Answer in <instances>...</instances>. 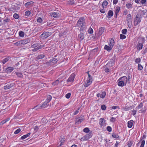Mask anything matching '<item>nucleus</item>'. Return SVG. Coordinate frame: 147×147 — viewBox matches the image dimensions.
<instances>
[{"label": "nucleus", "mask_w": 147, "mask_h": 147, "mask_svg": "<svg viewBox=\"0 0 147 147\" xmlns=\"http://www.w3.org/2000/svg\"><path fill=\"white\" fill-rule=\"evenodd\" d=\"M118 85L121 87L125 86L127 82V79L126 77L124 76L121 77L118 80Z\"/></svg>", "instance_id": "nucleus-1"}, {"label": "nucleus", "mask_w": 147, "mask_h": 147, "mask_svg": "<svg viewBox=\"0 0 147 147\" xmlns=\"http://www.w3.org/2000/svg\"><path fill=\"white\" fill-rule=\"evenodd\" d=\"M84 18V17L80 18L78 21L77 23V26L80 28V29L83 30V27L85 24Z\"/></svg>", "instance_id": "nucleus-2"}, {"label": "nucleus", "mask_w": 147, "mask_h": 147, "mask_svg": "<svg viewBox=\"0 0 147 147\" xmlns=\"http://www.w3.org/2000/svg\"><path fill=\"white\" fill-rule=\"evenodd\" d=\"M92 81V77L88 75V77L87 78L86 80L84 83V86L86 87L90 85Z\"/></svg>", "instance_id": "nucleus-3"}, {"label": "nucleus", "mask_w": 147, "mask_h": 147, "mask_svg": "<svg viewBox=\"0 0 147 147\" xmlns=\"http://www.w3.org/2000/svg\"><path fill=\"white\" fill-rule=\"evenodd\" d=\"M141 16L139 14H137L134 21V25L136 26L141 21Z\"/></svg>", "instance_id": "nucleus-4"}, {"label": "nucleus", "mask_w": 147, "mask_h": 147, "mask_svg": "<svg viewBox=\"0 0 147 147\" xmlns=\"http://www.w3.org/2000/svg\"><path fill=\"white\" fill-rule=\"evenodd\" d=\"M127 22L128 26L129 28H131L132 26L131 16L130 14L127 15L126 16Z\"/></svg>", "instance_id": "nucleus-5"}, {"label": "nucleus", "mask_w": 147, "mask_h": 147, "mask_svg": "<svg viewBox=\"0 0 147 147\" xmlns=\"http://www.w3.org/2000/svg\"><path fill=\"white\" fill-rule=\"evenodd\" d=\"M51 32H44L40 36V37L43 39H45L51 35Z\"/></svg>", "instance_id": "nucleus-6"}, {"label": "nucleus", "mask_w": 147, "mask_h": 147, "mask_svg": "<svg viewBox=\"0 0 147 147\" xmlns=\"http://www.w3.org/2000/svg\"><path fill=\"white\" fill-rule=\"evenodd\" d=\"M92 136V132H90L86 134L85 136L82 138L81 139V140L82 141L87 140L91 137Z\"/></svg>", "instance_id": "nucleus-7"}, {"label": "nucleus", "mask_w": 147, "mask_h": 147, "mask_svg": "<svg viewBox=\"0 0 147 147\" xmlns=\"http://www.w3.org/2000/svg\"><path fill=\"white\" fill-rule=\"evenodd\" d=\"M76 75L74 73H73L68 78L66 82H67L72 83L74 80V78Z\"/></svg>", "instance_id": "nucleus-8"}, {"label": "nucleus", "mask_w": 147, "mask_h": 147, "mask_svg": "<svg viewBox=\"0 0 147 147\" xmlns=\"http://www.w3.org/2000/svg\"><path fill=\"white\" fill-rule=\"evenodd\" d=\"M99 124L101 127H104L106 125V120L103 118H101L99 120Z\"/></svg>", "instance_id": "nucleus-9"}, {"label": "nucleus", "mask_w": 147, "mask_h": 147, "mask_svg": "<svg viewBox=\"0 0 147 147\" xmlns=\"http://www.w3.org/2000/svg\"><path fill=\"white\" fill-rule=\"evenodd\" d=\"M83 120L84 119L83 117H80L76 119L75 120V122L76 123L78 124L82 122Z\"/></svg>", "instance_id": "nucleus-10"}, {"label": "nucleus", "mask_w": 147, "mask_h": 147, "mask_svg": "<svg viewBox=\"0 0 147 147\" xmlns=\"http://www.w3.org/2000/svg\"><path fill=\"white\" fill-rule=\"evenodd\" d=\"M105 30V28L103 27H102L99 29L98 33H97V35L98 36H100L104 32Z\"/></svg>", "instance_id": "nucleus-11"}, {"label": "nucleus", "mask_w": 147, "mask_h": 147, "mask_svg": "<svg viewBox=\"0 0 147 147\" xmlns=\"http://www.w3.org/2000/svg\"><path fill=\"white\" fill-rule=\"evenodd\" d=\"M14 85L13 83L9 84L4 87V88L5 90H7L11 88Z\"/></svg>", "instance_id": "nucleus-12"}, {"label": "nucleus", "mask_w": 147, "mask_h": 147, "mask_svg": "<svg viewBox=\"0 0 147 147\" xmlns=\"http://www.w3.org/2000/svg\"><path fill=\"white\" fill-rule=\"evenodd\" d=\"M104 49L105 50H106L107 51H110L112 49V48L109 45H105Z\"/></svg>", "instance_id": "nucleus-13"}, {"label": "nucleus", "mask_w": 147, "mask_h": 147, "mask_svg": "<svg viewBox=\"0 0 147 147\" xmlns=\"http://www.w3.org/2000/svg\"><path fill=\"white\" fill-rule=\"evenodd\" d=\"M114 44L115 41L113 39H111L110 40H109L108 45L112 48H113Z\"/></svg>", "instance_id": "nucleus-14"}, {"label": "nucleus", "mask_w": 147, "mask_h": 147, "mask_svg": "<svg viewBox=\"0 0 147 147\" xmlns=\"http://www.w3.org/2000/svg\"><path fill=\"white\" fill-rule=\"evenodd\" d=\"M58 60L56 58H54L53 59H51L49 62V63H50V64H51L52 63L53 64H56L57 61Z\"/></svg>", "instance_id": "nucleus-15"}, {"label": "nucleus", "mask_w": 147, "mask_h": 147, "mask_svg": "<svg viewBox=\"0 0 147 147\" xmlns=\"http://www.w3.org/2000/svg\"><path fill=\"white\" fill-rule=\"evenodd\" d=\"M133 2L132 3H127L126 4V7L128 9H131L133 7Z\"/></svg>", "instance_id": "nucleus-16"}, {"label": "nucleus", "mask_w": 147, "mask_h": 147, "mask_svg": "<svg viewBox=\"0 0 147 147\" xmlns=\"http://www.w3.org/2000/svg\"><path fill=\"white\" fill-rule=\"evenodd\" d=\"M33 4V1H29L26 3L25 5L26 6V7H28L30 6H32Z\"/></svg>", "instance_id": "nucleus-17"}, {"label": "nucleus", "mask_w": 147, "mask_h": 147, "mask_svg": "<svg viewBox=\"0 0 147 147\" xmlns=\"http://www.w3.org/2000/svg\"><path fill=\"white\" fill-rule=\"evenodd\" d=\"M133 121L132 120L129 121L127 122V127L128 128H131L133 124Z\"/></svg>", "instance_id": "nucleus-18"}, {"label": "nucleus", "mask_w": 147, "mask_h": 147, "mask_svg": "<svg viewBox=\"0 0 147 147\" xmlns=\"http://www.w3.org/2000/svg\"><path fill=\"white\" fill-rule=\"evenodd\" d=\"M60 144L59 145V146H61L63 144L65 141V138H61L60 139Z\"/></svg>", "instance_id": "nucleus-19"}, {"label": "nucleus", "mask_w": 147, "mask_h": 147, "mask_svg": "<svg viewBox=\"0 0 147 147\" xmlns=\"http://www.w3.org/2000/svg\"><path fill=\"white\" fill-rule=\"evenodd\" d=\"M143 46V44L141 43H138L137 46L138 49L139 50H141L142 49Z\"/></svg>", "instance_id": "nucleus-20"}, {"label": "nucleus", "mask_w": 147, "mask_h": 147, "mask_svg": "<svg viewBox=\"0 0 147 147\" xmlns=\"http://www.w3.org/2000/svg\"><path fill=\"white\" fill-rule=\"evenodd\" d=\"M9 119L10 118H8L7 119L2 121L0 123V125H2L3 124L6 123L7 121H9Z\"/></svg>", "instance_id": "nucleus-21"}, {"label": "nucleus", "mask_w": 147, "mask_h": 147, "mask_svg": "<svg viewBox=\"0 0 147 147\" xmlns=\"http://www.w3.org/2000/svg\"><path fill=\"white\" fill-rule=\"evenodd\" d=\"M52 16L54 18H57L60 16L59 14L57 12H53L52 13Z\"/></svg>", "instance_id": "nucleus-22"}, {"label": "nucleus", "mask_w": 147, "mask_h": 147, "mask_svg": "<svg viewBox=\"0 0 147 147\" xmlns=\"http://www.w3.org/2000/svg\"><path fill=\"white\" fill-rule=\"evenodd\" d=\"M30 134V133H28L27 134L21 137V138L22 140H24L26 138H27L29 136Z\"/></svg>", "instance_id": "nucleus-23"}, {"label": "nucleus", "mask_w": 147, "mask_h": 147, "mask_svg": "<svg viewBox=\"0 0 147 147\" xmlns=\"http://www.w3.org/2000/svg\"><path fill=\"white\" fill-rule=\"evenodd\" d=\"M108 4V3L107 1H104L102 3V6L103 8H106V6H107Z\"/></svg>", "instance_id": "nucleus-24"}, {"label": "nucleus", "mask_w": 147, "mask_h": 147, "mask_svg": "<svg viewBox=\"0 0 147 147\" xmlns=\"http://www.w3.org/2000/svg\"><path fill=\"white\" fill-rule=\"evenodd\" d=\"M49 102L45 101L44 103L42 104L41 107L42 108H44L46 107L48 105V103Z\"/></svg>", "instance_id": "nucleus-25"}, {"label": "nucleus", "mask_w": 147, "mask_h": 147, "mask_svg": "<svg viewBox=\"0 0 147 147\" xmlns=\"http://www.w3.org/2000/svg\"><path fill=\"white\" fill-rule=\"evenodd\" d=\"M9 57H6L1 61V62L3 63V64H4L9 60Z\"/></svg>", "instance_id": "nucleus-26"}, {"label": "nucleus", "mask_w": 147, "mask_h": 147, "mask_svg": "<svg viewBox=\"0 0 147 147\" xmlns=\"http://www.w3.org/2000/svg\"><path fill=\"white\" fill-rule=\"evenodd\" d=\"M45 57V55H40L36 57V60H38L39 59H41L44 58Z\"/></svg>", "instance_id": "nucleus-27"}, {"label": "nucleus", "mask_w": 147, "mask_h": 147, "mask_svg": "<svg viewBox=\"0 0 147 147\" xmlns=\"http://www.w3.org/2000/svg\"><path fill=\"white\" fill-rule=\"evenodd\" d=\"M14 45L17 46L19 47H20L22 45L21 40L19 41L18 42L15 43H14Z\"/></svg>", "instance_id": "nucleus-28"}, {"label": "nucleus", "mask_w": 147, "mask_h": 147, "mask_svg": "<svg viewBox=\"0 0 147 147\" xmlns=\"http://www.w3.org/2000/svg\"><path fill=\"white\" fill-rule=\"evenodd\" d=\"M52 98V97L50 95H48L47 96V98L45 101L48 102H49L51 100Z\"/></svg>", "instance_id": "nucleus-29"}, {"label": "nucleus", "mask_w": 147, "mask_h": 147, "mask_svg": "<svg viewBox=\"0 0 147 147\" xmlns=\"http://www.w3.org/2000/svg\"><path fill=\"white\" fill-rule=\"evenodd\" d=\"M120 7L119 6L117 7L115 9V13H118L120 10Z\"/></svg>", "instance_id": "nucleus-30"}, {"label": "nucleus", "mask_w": 147, "mask_h": 147, "mask_svg": "<svg viewBox=\"0 0 147 147\" xmlns=\"http://www.w3.org/2000/svg\"><path fill=\"white\" fill-rule=\"evenodd\" d=\"M113 11L111 10H109L108 13V15L110 17H111L113 16Z\"/></svg>", "instance_id": "nucleus-31"}, {"label": "nucleus", "mask_w": 147, "mask_h": 147, "mask_svg": "<svg viewBox=\"0 0 147 147\" xmlns=\"http://www.w3.org/2000/svg\"><path fill=\"white\" fill-rule=\"evenodd\" d=\"M78 37L82 40L84 38V36L83 33H81L78 35Z\"/></svg>", "instance_id": "nucleus-32"}, {"label": "nucleus", "mask_w": 147, "mask_h": 147, "mask_svg": "<svg viewBox=\"0 0 147 147\" xmlns=\"http://www.w3.org/2000/svg\"><path fill=\"white\" fill-rule=\"evenodd\" d=\"M16 75L18 77L20 78H22L23 76V75L22 74V73L20 72H16Z\"/></svg>", "instance_id": "nucleus-33"}, {"label": "nucleus", "mask_w": 147, "mask_h": 147, "mask_svg": "<svg viewBox=\"0 0 147 147\" xmlns=\"http://www.w3.org/2000/svg\"><path fill=\"white\" fill-rule=\"evenodd\" d=\"M7 71L9 72H11L13 70V68L12 67H9L6 69Z\"/></svg>", "instance_id": "nucleus-34"}, {"label": "nucleus", "mask_w": 147, "mask_h": 147, "mask_svg": "<svg viewBox=\"0 0 147 147\" xmlns=\"http://www.w3.org/2000/svg\"><path fill=\"white\" fill-rule=\"evenodd\" d=\"M140 3L143 5H145L147 3V0H141Z\"/></svg>", "instance_id": "nucleus-35"}, {"label": "nucleus", "mask_w": 147, "mask_h": 147, "mask_svg": "<svg viewBox=\"0 0 147 147\" xmlns=\"http://www.w3.org/2000/svg\"><path fill=\"white\" fill-rule=\"evenodd\" d=\"M112 136L113 138H115L118 139L119 138V137L118 135L114 133H113Z\"/></svg>", "instance_id": "nucleus-36"}, {"label": "nucleus", "mask_w": 147, "mask_h": 147, "mask_svg": "<svg viewBox=\"0 0 147 147\" xmlns=\"http://www.w3.org/2000/svg\"><path fill=\"white\" fill-rule=\"evenodd\" d=\"M21 41L22 42V45L27 43L28 42V40H21Z\"/></svg>", "instance_id": "nucleus-37"}, {"label": "nucleus", "mask_w": 147, "mask_h": 147, "mask_svg": "<svg viewBox=\"0 0 147 147\" xmlns=\"http://www.w3.org/2000/svg\"><path fill=\"white\" fill-rule=\"evenodd\" d=\"M106 92H103L101 94H100V97L103 98H105L106 95Z\"/></svg>", "instance_id": "nucleus-38"}, {"label": "nucleus", "mask_w": 147, "mask_h": 147, "mask_svg": "<svg viewBox=\"0 0 147 147\" xmlns=\"http://www.w3.org/2000/svg\"><path fill=\"white\" fill-rule=\"evenodd\" d=\"M44 47L43 45H41L40 46H39V47H37L36 48L34 49H33V51H37V50H39V49H41V48H42V47Z\"/></svg>", "instance_id": "nucleus-39"}, {"label": "nucleus", "mask_w": 147, "mask_h": 147, "mask_svg": "<svg viewBox=\"0 0 147 147\" xmlns=\"http://www.w3.org/2000/svg\"><path fill=\"white\" fill-rule=\"evenodd\" d=\"M44 47L43 45H41L40 46H39V47H37L36 48L34 49H33V51H37V50H39V49H41V48H42V47Z\"/></svg>", "instance_id": "nucleus-40"}, {"label": "nucleus", "mask_w": 147, "mask_h": 147, "mask_svg": "<svg viewBox=\"0 0 147 147\" xmlns=\"http://www.w3.org/2000/svg\"><path fill=\"white\" fill-rule=\"evenodd\" d=\"M13 17L15 19H17L19 18V15L17 13H15L14 14L13 16Z\"/></svg>", "instance_id": "nucleus-41"}, {"label": "nucleus", "mask_w": 147, "mask_h": 147, "mask_svg": "<svg viewBox=\"0 0 147 147\" xmlns=\"http://www.w3.org/2000/svg\"><path fill=\"white\" fill-rule=\"evenodd\" d=\"M30 14V12L29 11H27L25 12V16L28 17Z\"/></svg>", "instance_id": "nucleus-42"}, {"label": "nucleus", "mask_w": 147, "mask_h": 147, "mask_svg": "<svg viewBox=\"0 0 147 147\" xmlns=\"http://www.w3.org/2000/svg\"><path fill=\"white\" fill-rule=\"evenodd\" d=\"M123 109L125 111H129L131 109L130 107H124Z\"/></svg>", "instance_id": "nucleus-43"}, {"label": "nucleus", "mask_w": 147, "mask_h": 147, "mask_svg": "<svg viewBox=\"0 0 147 147\" xmlns=\"http://www.w3.org/2000/svg\"><path fill=\"white\" fill-rule=\"evenodd\" d=\"M83 131L85 133H88L89 132L90 130L88 127H86L84 129Z\"/></svg>", "instance_id": "nucleus-44"}, {"label": "nucleus", "mask_w": 147, "mask_h": 147, "mask_svg": "<svg viewBox=\"0 0 147 147\" xmlns=\"http://www.w3.org/2000/svg\"><path fill=\"white\" fill-rule=\"evenodd\" d=\"M59 83V81L58 80H57L55 82L53 83L52 84L54 86H55L57 85Z\"/></svg>", "instance_id": "nucleus-45"}, {"label": "nucleus", "mask_w": 147, "mask_h": 147, "mask_svg": "<svg viewBox=\"0 0 147 147\" xmlns=\"http://www.w3.org/2000/svg\"><path fill=\"white\" fill-rule=\"evenodd\" d=\"M20 36L21 37H23L24 36V33L22 31H20L19 33Z\"/></svg>", "instance_id": "nucleus-46"}, {"label": "nucleus", "mask_w": 147, "mask_h": 147, "mask_svg": "<svg viewBox=\"0 0 147 147\" xmlns=\"http://www.w3.org/2000/svg\"><path fill=\"white\" fill-rule=\"evenodd\" d=\"M145 141L144 140H141V145L140 147H144L145 144Z\"/></svg>", "instance_id": "nucleus-47"}, {"label": "nucleus", "mask_w": 147, "mask_h": 147, "mask_svg": "<svg viewBox=\"0 0 147 147\" xmlns=\"http://www.w3.org/2000/svg\"><path fill=\"white\" fill-rule=\"evenodd\" d=\"M101 108L102 110L105 111L106 109V107L105 105H102L101 106Z\"/></svg>", "instance_id": "nucleus-48"}, {"label": "nucleus", "mask_w": 147, "mask_h": 147, "mask_svg": "<svg viewBox=\"0 0 147 147\" xmlns=\"http://www.w3.org/2000/svg\"><path fill=\"white\" fill-rule=\"evenodd\" d=\"M68 3L69 4L73 5L74 4L75 2L74 0H70L68 1Z\"/></svg>", "instance_id": "nucleus-49"}, {"label": "nucleus", "mask_w": 147, "mask_h": 147, "mask_svg": "<svg viewBox=\"0 0 147 147\" xmlns=\"http://www.w3.org/2000/svg\"><path fill=\"white\" fill-rule=\"evenodd\" d=\"M127 32V29H123L121 31L122 33L124 34H126Z\"/></svg>", "instance_id": "nucleus-50"}, {"label": "nucleus", "mask_w": 147, "mask_h": 147, "mask_svg": "<svg viewBox=\"0 0 147 147\" xmlns=\"http://www.w3.org/2000/svg\"><path fill=\"white\" fill-rule=\"evenodd\" d=\"M21 131V130L20 129L18 128L14 131V133L15 134H17L19 133Z\"/></svg>", "instance_id": "nucleus-51"}, {"label": "nucleus", "mask_w": 147, "mask_h": 147, "mask_svg": "<svg viewBox=\"0 0 147 147\" xmlns=\"http://www.w3.org/2000/svg\"><path fill=\"white\" fill-rule=\"evenodd\" d=\"M141 61V59L140 58H136L135 60V62L137 63H139Z\"/></svg>", "instance_id": "nucleus-52"}, {"label": "nucleus", "mask_w": 147, "mask_h": 147, "mask_svg": "<svg viewBox=\"0 0 147 147\" xmlns=\"http://www.w3.org/2000/svg\"><path fill=\"white\" fill-rule=\"evenodd\" d=\"M120 38L121 39H123L126 38V36L123 34H121L120 35Z\"/></svg>", "instance_id": "nucleus-53"}, {"label": "nucleus", "mask_w": 147, "mask_h": 147, "mask_svg": "<svg viewBox=\"0 0 147 147\" xmlns=\"http://www.w3.org/2000/svg\"><path fill=\"white\" fill-rule=\"evenodd\" d=\"M143 67L140 64H138V69L139 70H141L142 69Z\"/></svg>", "instance_id": "nucleus-54"}, {"label": "nucleus", "mask_w": 147, "mask_h": 147, "mask_svg": "<svg viewBox=\"0 0 147 147\" xmlns=\"http://www.w3.org/2000/svg\"><path fill=\"white\" fill-rule=\"evenodd\" d=\"M133 144V142L132 141H129L128 142L127 145L129 147H131Z\"/></svg>", "instance_id": "nucleus-55"}, {"label": "nucleus", "mask_w": 147, "mask_h": 147, "mask_svg": "<svg viewBox=\"0 0 147 147\" xmlns=\"http://www.w3.org/2000/svg\"><path fill=\"white\" fill-rule=\"evenodd\" d=\"M37 20V22L39 23H41L42 21V19L40 17L38 18Z\"/></svg>", "instance_id": "nucleus-56"}, {"label": "nucleus", "mask_w": 147, "mask_h": 147, "mask_svg": "<svg viewBox=\"0 0 147 147\" xmlns=\"http://www.w3.org/2000/svg\"><path fill=\"white\" fill-rule=\"evenodd\" d=\"M107 129L109 132H111L112 131V128L110 126H107Z\"/></svg>", "instance_id": "nucleus-57"}, {"label": "nucleus", "mask_w": 147, "mask_h": 147, "mask_svg": "<svg viewBox=\"0 0 147 147\" xmlns=\"http://www.w3.org/2000/svg\"><path fill=\"white\" fill-rule=\"evenodd\" d=\"M140 11H141L142 12V15H144L146 12H147V10H140Z\"/></svg>", "instance_id": "nucleus-58"}, {"label": "nucleus", "mask_w": 147, "mask_h": 147, "mask_svg": "<svg viewBox=\"0 0 147 147\" xmlns=\"http://www.w3.org/2000/svg\"><path fill=\"white\" fill-rule=\"evenodd\" d=\"M88 32L90 34H92L93 33V30L92 28H90L89 29Z\"/></svg>", "instance_id": "nucleus-59"}, {"label": "nucleus", "mask_w": 147, "mask_h": 147, "mask_svg": "<svg viewBox=\"0 0 147 147\" xmlns=\"http://www.w3.org/2000/svg\"><path fill=\"white\" fill-rule=\"evenodd\" d=\"M71 94L70 93H68L67 94L65 95V97L67 98H69Z\"/></svg>", "instance_id": "nucleus-60"}, {"label": "nucleus", "mask_w": 147, "mask_h": 147, "mask_svg": "<svg viewBox=\"0 0 147 147\" xmlns=\"http://www.w3.org/2000/svg\"><path fill=\"white\" fill-rule=\"evenodd\" d=\"M100 12L103 13H104L105 11V9H104L103 8L100 9Z\"/></svg>", "instance_id": "nucleus-61"}, {"label": "nucleus", "mask_w": 147, "mask_h": 147, "mask_svg": "<svg viewBox=\"0 0 147 147\" xmlns=\"http://www.w3.org/2000/svg\"><path fill=\"white\" fill-rule=\"evenodd\" d=\"M110 120L111 122H114L116 120V119L114 117H112L111 118Z\"/></svg>", "instance_id": "nucleus-62"}, {"label": "nucleus", "mask_w": 147, "mask_h": 147, "mask_svg": "<svg viewBox=\"0 0 147 147\" xmlns=\"http://www.w3.org/2000/svg\"><path fill=\"white\" fill-rule=\"evenodd\" d=\"M40 107H41V106H40L39 105H37L36 106V107H34V109L36 110H37V109H38L40 108Z\"/></svg>", "instance_id": "nucleus-63"}, {"label": "nucleus", "mask_w": 147, "mask_h": 147, "mask_svg": "<svg viewBox=\"0 0 147 147\" xmlns=\"http://www.w3.org/2000/svg\"><path fill=\"white\" fill-rule=\"evenodd\" d=\"M118 0H113V4L114 5L116 4L118 2Z\"/></svg>", "instance_id": "nucleus-64"}]
</instances>
